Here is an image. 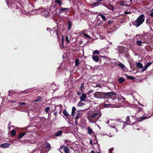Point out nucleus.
Here are the masks:
<instances>
[{
  "mask_svg": "<svg viewBox=\"0 0 153 153\" xmlns=\"http://www.w3.org/2000/svg\"><path fill=\"white\" fill-rule=\"evenodd\" d=\"M152 62L147 63L144 67L143 69L141 71L142 72H143L145 71L147 68L152 64Z\"/></svg>",
  "mask_w": 153,
  "mask_h": 153,
  "instance_id": "1a4fd4ad",
  "label": "nucleus"
},
{
  "mask_svg": "<svg viewBox=\"0 0 153 153\" xmlns=\"http://www.w3.org/2000/svg\"><path fill=\"white\" fill-rule=\"evenodd\" d=\"M62 43H63L64 42V38H63V36H62Z\"/></svg>",
  "mask_w": 153,
  "mask_h": 153,
  "instance_id": "8fccbe9b",
  "label": "nucleus"
},
{
  "mask_svg": "<svg viewBox=\"0 0 153 153\" xmlns=\"http://www.w3.org/2000/svg\"><path fill=\"white\" fill-rule=\"evenodd\" d=\"M110 150H109V153H110Z\"/></svg>",
  "mask_w": 153,
  "mask_h": 153,
  "instance_id": "338daca9",
  "label": "nucleus"
},
{
  "mask_svg": "<svg viewBox=\"0 0 153 153\" xmlns=\"http://www.w3.org/2000/svg\"><path fill=\"white\" fill-rule=\"evenodd\" d=\"M136 44L139 46H140L142 45V42L141 41H137L136 42Z\"/></svg>",
  "mask_w": 153,
  "mask_h": 153,
  "instance_id": "2f4dec72",
  "label": "nucleus"
},
{
  "mask_svg": "<svg viewBox=\"0 0 153 153\" xmlns=\"http://www.w3.org/2000/svg\"><path fill=\"white\" fill-rule=\"evenodd\" d=\"M63 113L66 117H67L69 116V114L68 113L65 109L64 110L63 112Z\"/></svg>",
  "mask_w": 153,
  "mask_h": 153,
  "instance_id": "393cba45",
  "label": "nucleus"
},
{
  "mask_svg": "<svg viewBox=\"0 0 153 153\" xmlns=\"http://www.w3.org/2000/svg\"><path fill=\"white\" fill-rule=\"evenodd\" d=\"M81 101H79L78 104V106H83L84 105V103H82V102H81Z\"/></svg>",
  "mask_w": 153,
  "mask_h": 153,
  "instance_id": "f704fd0d",
  "label": "nucleus"
},
{
  "mask_svg": "<svg viewBox=\"0 0 153 153\" xmlns=\"http://www.w3.org/2000/svg\"><path fill=\"white\" fill-rule=\"evenodd\" d=\"M50 29L49 28H47V30H48V31H49V30H50Z\"/></svg>",
  "mask_w": 153,
  "mask_h": 153,
  "instance_id": "6e6d98bb",
  "label": "nucleus"
},
{
  "mask_svg": "<svg viewBox=\"0 0 153 153\" xmlns=\"http://www.w3.org/2000/svg\"><path fill=\"white\" fill-rule=\"evenodd\" d=\"M26 105V103L25 102H20L19 103V106L21 107L22 105Z\"/></svg>",
  "mask_w": 153,
  "mask_h": 153,
  "instance_id": "c9c22d12",
  "label": "nucleus"
},
{
  "mask_svg": "<svg viewBox=\"0 0 153 153\" xmlns=\"http://www.w3.org/2000/svg\"><path fill=\"white\" fill-rule=\"evenodd\" d=\"M88 134L91 135L93 133V131L91 128L90 127H88Z\"/></svg>",
  "mask_w": 153,
  "mask_h": 153,
  "instance_id": "412c9836",
  "label": "nucleus"
},
{
  "mask_svg": "<svg viewBox=\"0 0 153 153\" xmlns=\"http://www.w3.org/2000/svg\"><path fill=\"white\" fill-rule=\"evenodd\" d=\"M118 81L120 83H122L125 81L124 78L123 77H120Z\"/></svg>",
  "mask_w": 153,
  "mask_h": 153,
  "instance_id": "6ab92c4d",
  "label": "nucleus"
},
{
  "mask_svg": "<svg viewBox=\"0 0 153 153\" xmlns=\"http://www.w3.org/2000/svg\"><path fill=\"white\" fill-rule=\"evenodd\" d=\"M72 25L70 21L68 22V29L70 30L71 27Z\"/></svg>",
  "mask_w": 153,
  "mask_h": 153,
  "instance_id": "72a5a7b5",
  "label": "nucleus"
},
{
  "mask_svg": "<svg viewBox=\"0 0 153 153\" xmlns=\"http://www.w3.org/2000/svg\"><path fill=\"white\" fill-rule=\"evenodd\" d=\"M80 91H82V92H83V91H82V89H81L80 90Z\"/></svg>",
  "mask_w": 153,
  "mask_h": 153,
  "instance_id": "4d7b16f0",
  "label": "nucleus"
},
{
  "mask_svg": "<svg viewBox=\"0 0 153 153\" xmlns=\"http://www.w3.org/2000/svg\"><path fill=\"white\" fill-rule=\"evenodd\" d=\"M126 120L127 121H128L129 123L131 122L129 116H128L127 117H126Z\"/></svg>",
  "mask_w": 153,
  "mask_h": 153,
  "instance_id": "ea45409f",
  "label": "nucleus"
},
{
  "mask_svg": "<svg viewBox=\"0 0 153 153\" xmlns=\"http://www.w3.org/2000/svg\"><path fill=\"white\" fill-rule=\"evenodd\" d=\"M92 141L91 140H90V143L91 144V145H92Z\"/></svg>",
  "mask_w": 153,
  "mask_h": 153,
  "instance_id": "603ef678",
  "label": "nucleus"
},
{
  "mask_svg": "<svg viewBox=\"0 0 153 153\" xmlns=\"http://www.w3.org/2000/svg\"><path fill=\"white\" fill-rule=\"evenodd\" d=\"M51 147V145H50L48 143L46 144V148L48 149H50Z\"/></svg>",
  "mask_w": 153,
  "mask_h": 153,
  "instance_id": "58836bf2",
  "label": "nucleus"
},
{
  "mask_svg": "<svg viewBox=\"0 0 153 153\" xmlns=\"http://www.w3.org/2000/svg\"><path fill=\"white\" fill-rule=\"evenodd\" d=\"M104 96H108V97L111 96L112 95H116L114 93H113V92H104Z\"/></svg>",
  "mask_w": 153,
  "mask_h": 153,
  "instance_id": "9b49d317",
  "label": "nucleus"
},
{
  "mask_svg": "<svg viewBox=\"0 0 153 153\" xmlns=\"http://www.w3.org/2000/svg\"><path fill=\"white\" fill-rule=\"evenodd\" d=\"M10 146V144L8 143H5L0 145V147L5 149L9 147Z\"/></svg>",
  "mask_w": 153,
  "mask_h": 153,
  "instance_id": "0eeeda50",
  "label": "nucleus"
},
{
  "mask_svg": "<svg viewBox=\"0 0 153 153\" xmlns=\"http://www.w3.org/2000/svg\"><path fill=\"white\" fill-rule=\"evenodd\" d=\"M25 134V132L20 133L19 134V136L18 137V138H21Z\"/></svg>",
  "mask_w": 153,
  "mask_h": 153,
  "instance_id": "5701e85b",
  "label": "nucleus"
},
{
  "mask_svg": "<svg viewBox=\"0 0 153 153\" xmlns=\"http://www.w3.org/2000/svg\"><path fill=\"white\" fill-rule=\"evenodd\" d=\"M68 9L66 8H61L59 9V14L62 13V12L64 11L65 10H67Z\"/></svg>",
  "mask_w": 153,
  "mask_h": 153,
  "instance_id": "f3484780",
  "label": "nucleus"
},
{
  "mask_svg": "<svg viewBox=\"0 0 153 153\" xmlns=\"http://www.w3.org/2000/svg\"><path fill=\"white\" fill-rule=\"evenodd\" d=\"M137 130H139V128H137Z\"/></svg>",
  "mask_w": 153,
  "mask_h": 153,
  "instance_id": "e2e57ef3",
  "label": "nucleus"
},
{
  "mask_svg": "<svg viewBox=\"0 0 153 153\" xmlns=\"http://www.w3.org/2000/svg\"><path fill=\"white\" fill-rule=\"evenodd\" d=\"M41 14L45 17L48 18L49 16V11L45 10L42 12Z\"/></svg>",
  "mask_w": 153,
  "mask_h": 153,
  "instance_id": "423d86ee",
  "label": "nucleus"
},
{
  "mask_svg": "<svg viewBox=\"0 0 153 153\" xmlns=\"http://www.w3.org/2000/svg\"><path fill=\"white\" fill-rule=\"evenodd\" d=\"M92 58L94 61L96 62H97L99 60V58L98 56L95 55H92Z\"/></svg>",
  "mask_w": 153,
  "mask_h": 153,
  "instance_id": "6e6552de",
  "label": "nucleus"
},
{
  "mask_svg": "<svg viewBox=\"0 0 153 153\" xmlns=\"http://www.w3.org/2000/svg\"><path fill=\"white\" fill-rule=\"evenodd\" d=\"M93 55H95V54L98 55L100 54L99 51L97 50L93 51Z\"/></svg>",
  "mask_w": 153,
  "mask_h": 153,
  "instance_id": "bb28decb",
  "label": "nucleus"
},
{
  "mask_svg": "<svg viewBox=\"0 0 153 153\" xmlns=\"http://www.w3.org/2000/svg\"><path fill=\"white\" fill-rule=\"evenodd\" d=\"M72 38V37L71 35L67 36L66 37V40L67 42H70V40H71Z\"/></svg>",
  "mask_w": 153,
  "mask_h": 153,
  "instance_id": "4468645a",
  "label": "nucleus"
},
{
  "mask_svg": "<svg viewBox=\"0 0 153 153\" xmlns=\"http://www.w3.org/2000/svg\"><path fill=\"white\" fill-rule=\"evenodd\" d=\"M146 118V117H143V116L142 117H141L137 121H141L145 119Z\"/></svg>",
  "mask_w": 153,
  "mask_h": 153,
  "instance_id": "473e14b6",
  "label": "nucleus"
},
{
  "mask_svg": "<svg viewBox=\"0 0 153 153\" xmlns=\"http://www.w3.org/2000/svg\"><path fill=\"white\" fill-rule=\"evenodd\" d=\"M101 4V2L99 1H97L91 4V5L94 6L96 7L99 6Z\"/></svg>",
  "mask_w": 153,
  "mask_h": 153,
  "instance_id": "2eb2a0df",
  "label": "nucleus"
},
{
  "mask_svg": "<svg viewBox=\"0 0 153 153\" xmlns=\"http://www.w3.org/2000/svg\"><path fill=\"white\" fill-rule=\"evenodd\" d=\"M61 153H62V152H61Z\"/></svg>",
  "mask_w": 153,
  "mask_h": 153,
  "instance_id": "774afa93",
  "label": "nucleus"
},
{
  "mask_svg": "<svg viewBox=\"0 0 153 153\" xmlns=\"http://www.w3.org/2000/svg\"><path fill=\"white\" fill-rule=\"evenodd\" d=\"M116 98H117L118 100H125V98L123 97H122L121 96L119 95H115Z\"/></svg>",
  "mask_w": 153,
  "mask_h": 153,
  "instance_id": "ddd939ff",
  "label": "nucleus"
},
{
  "mask_svg": "<svg viewBox=\"0 0 153 153\" xmlns=\"http://www.w3.org/2000/svg\"><path fill=\"white\" fill-rule=\"evenodd\" d=\"M82 93L81 92H79V91H78L77 94L78 95H81V94H82Z\"/></svg>",
  "mask_w": 153,
  "mask_h": 153,
  "instance_id": "49530a36",
  "label": "nucleus"
},
{
  "mask_svg": "<svg viewBox=\"0 0 153 153\" xmlns=\"http://www.w3.org/2000/svg\"><path fill=\"white\" fill-rule=\"evenodd\" d=\"M83 35L86 37L88 38H90V36L88 35L86 33H84Z\"/></svg>",
  "mask_w": 153,
  "mask_h": 153,
  "instance_id": "a19ab883",
  "label": "nucleus"
},
{
  "mask_svg": "<svg viewBox=\"0 0 153 153\" xmlns=\"http://www.w3.org/2000/svg\"><path fill=\"white\" fill-rule=\"evenodd\" d=\"M16 134V131L14 130L13 129L10 132V135L12 136H14Z\"/></svg>",
  "mask_w": 153,
  "mask_h": 153,
  "instance_id": "b1692460",
  "label": "nucleus"
},
{
  "mask_svg": "<svg viewBox=\"0 0 153 153\" xmlns=\"http://www.w3.org/2000/svg\"><path fill=\"white\" fill-rule=\"evenodd\" d=\"M87 97L86 94L84 93H82V95L79 97V99L81 101H85Z\"/></svg>",
  "mask_w": 153,
  "mask_h": 153,
  "instance_id": "39448f33",
  "label": "nucleus"
},
{
  "mask_svg": "<svg viewBox=\"0 0 153 153\" xmlns=\"http://www.w3.org/2000/svg\"><path fill=\"white\" fill-rule=\"evenodd\" d=\"M60 149H63L65 153H69L70 152L69 149L65 146H60Z\"/></svg>",
  "mask_w": 153,
  "mask_h": 153,
  "instance_id": "20e7f679",
  "label": "nucleus"
},
{
  "mask_svg": "<svg viewBox=\"0 0 153 153\" xmlns=\"http://www.w3.org/2000/svg\"><path fill=\"white\" fill-rule=\"evenodd\" d=\"M62 131L61 130H59L56 133L55 136H59L62 134Z\"/></svg>",
  "mask_w": 153,
  "mask_h": 153,
  "instance_id": "aec40b11",
  "label": "nucleus"
},
{
  "mask_svg": "<svg viewBox=\"0 0 153 153\" xmlns=\"http://www.w3.org/2000/svg\"><path fill=\"white\" fill-rule=\"evenodd\" d=\"M101 115V113L100 112L95 113L91 114L88 118V120L91 123H95Z\"/></svg>",
  "mask_w": 153,
  "mask_h": 153,
  "instance_id": "f03ea898",
  "label": "nucleus"
},
{
  "mask_svg": "<svg viewBox=\"0 0 153 153\" xmlns=\"http://www.w3.org/2000/svg\"><path fill=\"white\" fill-rule=\"evenodd\" d=\"M50 110V108L49 107H47L46 108H45V111L47 113L48 111Z\"/></svg>",
  "mask_w": 153,
  "mask_h": 153,
  "instance_id": "e433bc0d",
  "label": "nucleus"
},
{
  "mask_svg": "<svg viewBox=\"0 0 153 153\" xmlns=\"http://www.w3.org/2000/svg\"><path fill=\"white\" fill-rule=\"evenodd\" d=\"M41 100V98H40V97H39L38 98V99L36 100L35 101V102H38L40 100Z\"/></svg>",
  "mask_w": 153,
  "mask_h": 153,
  "instance_id": "37998d69",
  "label": "nucleus"
},
{
  "mask_svg": "<svg viewBox=\"0 0 153 153\" xmlns=\"http://www.w3.org/2000/svg\"><path fill=\"white\" fill-rule=\"evenodd\" d=\"M80 61L79 59H76L75 61V65L76 66H77L80 63Z\"/></svg>",
  "mask_w": 153,
  "mask_h": 153,
  "instance_id": "a211bd4d",
  "label": "nucleus"
},
{
  "mask_svg": "<svg viewBox=\"0 0 153 153\" xmlns=\"http://www.w3.org/2000/svg\"><path fill=\"white\" fill-rule=\"evenodd\" d=\"M96 87H101V85H100V84H98V85H96Z\"/></svg>",
  "mask_w": 153,
  "mask_h": 153,
  "instance_id": "09e8293b",
  "label": "nucleus"
},
{
  "mask_svg": "<svg viewBox=\"0 0 153 153\" xmlns=\"http://www.w3.org/2000/svg\"><path fill=\"white\" fill-rule=\"evenodd\" d=\"M124 13L126 14H131V13L130 12L126 11L124 12Z\"/></svg>",
  "mask_w": 153,
  "mask_h": 153,
  "instance_id": "c03bdc74",
  "label": "nucleus"
},
{
  "mask_svg": "<svg viewBox=\"0 0 153 153\" xmlns=\"http://www.w3.org/2000/svg\"><path fill=\"white\" fill-rule=\"evenodd\" d=\"M97 153H100V152H98Z\"/></svg>",
  "mask_w": 153,
  "mask_h": 153,
  "instance_id": "13d9d810",
  "label": "nucleus"
},
{
  "mask_svg": "<svg viewBox=\"0 0 153 153\" xmlns=\"http://www.w3.org/2000/svg\"><path fill=\"white\" fill-rule=\"evenodd\" d=\"M130 1H131L132 0H129Z\"/></svg>",
  "mask_w": 153,
  "mask_h": 153,
  "instance_id": "0e129e2a",
  "label": "nucleus"
},
{
  "mask_svg": "<svg viewBox=\"0 0 153 153\" xmlns=\"http://www.w3.org/2000/svg\"><path fill=\"white\" fill-rule=\"evenodd\" d=\"M145 16L143 14L140 15L136 20L133 22V24L136 27H139L142 24L145 20Z\"/></svg>",
  "mask_w": 153,
  "mask_h": 153,
  "instance_id": "f257e3e1",
  "label": "nucleus"
},
{
  "mask_svg": "<svg viewBox=\"0 0 153 153\" xmlns=\"http://www.w3.org/2000/svg\"><path fill=\"white\" fill-rule=\"evenodd\" d=\"M124 6H125L126 7H128L129 6H128V5L127 4H124Z\"/></svg>",
  "mask_w": 153,
  "mask_h": 153,
  "instance_id": "3c124183",
  "label": "nucleus"
},
{
  "mask_svg": "<svg viewBox=\"0 0 153 153\" xmlns=\"http://www.w3.org/2000/svg\"><path fill=\"white\" fill-rule=\"evenodd\" d=\"M99 16H100L101 17V18H102V19L103 20H104L105 21H106V19L105 16H104V15H103L102 14H99Z\"/></svg>",
  "mask_w": 153,
  "mask_h": 153,
  "instance_id": "cd10ccee",
  "label": "nucleus"
},
{
  "mask_svg": "<svg viewBox=\"0 0 153 153\" xmlns=\"http://www.w3.org/2000/svg\"><path fill=\"white\" fill-rule=\"evenodd\" d=\"M91 153H95V152L94 151H91Z\"/></svg>",
  "mask_w": 153,
  "mask_h": 153,
  "instance_id": "864d4df0",
  "label": "nucleus"
},
{
  "mask_svg": "<svg viewBox=\"0 0 153 153\" xmlns=\"http://www.w3.org/2000/svg\"><path fill=\"white\" fill-rule=\"evenodd\" d=\"M136 66L139 69H143V68L142 64L140 62H137L136 63Z\"/></svg>",
  "mask_w": 153,
  "mask_h": 153,
  "instance_id": "9d476101",
  "label": "nucleus"
},
{
  "mask_svg": "<svg viewBox=\"0 0 153 153\" xmlns=\"http://www.w3.org/2000/svg\"><path fill=\"white\" fill-rule=\"evenodd\" d=\"M104 107L105 108H108L110 107H114V106H111V104H104Z\"/></svg>",
  "mask_w": 153,
  "mask_h": 153,
  "instance_id": "a878e982",
  "label": "nucleus"
},
{
  "mask_svg": "<svg viewBox=\"0 0 153 153\" xmlns=\"http://www.w3.org/2000/svg\"><path fill=\"white\" fill-rule=\"evenodd\" d=\"M15 101H12V102H14Z\"/></svg>",
  "mask_w": 153,
  "mask_h": 153,
  "instance_id": "bf43d9fd",
  "label": "nucleus"
},
{
  "mask_svg": "<svg viewBox=\"0 0 153 153\" xmlns=\"http://www.w3.org/2000/svg\"><path fill=\"white\" fill-rule=\"evenodd\" d=\"M153 11V9H152V10H151V11Z\"/></svg>",
  "mask_w": 153,
  "mask_h": 153,
  "instance_id": "680f3d73",
  "label": "nucleus"
},
{
  "mask_svg": "<svg viewBox=\"0 0 153 153\" xmlns=\"http://www.w3.org/2000/svg\"><path fill=\"white\" fill-rule=\"evenodd\" d=\"M120 2H121V4L120 5V6H124V2L123 1H120Z\"/></svg>",
  "mask_w": 153,
  "mask_h": 153,
  "instance_id": "79ce46f5",
  "label": "nucleus"
},
{
  "mask_svg": "<svg viewBox=\"0 0 153 153\" xmlns=\"http://www.w3.org/2000/svg\"><path fill=\"white\" fill-rule=\"evenodd\" d=\"M114 100V98H113V100Z\"/></svg>",
  "mask_w": 153,
  "mask_h": 153,
  "instance_id": "69168bd1",
  "label": "nucleus"
},
{
  "mask_svg": "<svg viewBox=\"0 0 153 153\" xmlns=\"http://www.w3.org/2000/svg\"><path fill=\"white\" fill-rule=\"evenodd\" d=\"M55 2L58 4L59 6L61 5L62 4L61 0H55Z\"/></svg>",
  "mask_w": 153,
  "mask_h": 153,
  "instance_id": "4be33fe9",
  "label": "nucleus"
},
{
  "mask_svg": "<svg viewBox=\"0 0 153 153\" xmlns=\"http://www.w3.org/2000/svg\"><path fill=\"white\" fill-rule=\"evenodd\" d=\"M84 87V83H82L80 86L81 88V89H83Z\"/></svg>",
  "mask_w": 153,
  "mask_h": 153,
  "instance_id": "a18cd8bd",
  "label": "nucleus"
},
{
  "mask_svg": "<svg viewBox=\"0 0 153 153\" xmlns=\"http://www.w3.org/2000/svg\"><path fill=\"white\" fill-rule=\"evenodd\" d=\"M118 65L120 67V68L123 69L125 67V66L122 63L119 62Z\"/></svg>",
  "mask_w": 153,
  "mask_h": 153,
  "instance_id": "c85d7f7f",
  "label": "nucleus"
},
{
  "mask_svg": "<svg viewBox=\"0 0 153 153\" xmlns=\"http://www.w3.org/2000/svg\"><path fill=\"white\" fill-rule=\"evenodd\" d=\"M96 0L98 1H103V0Z\"/></svg>",
  "mask_w": 153,
  "mask_h": 153,
  "instance_id": "5fc2aeb1",
  "label": "nucleus"
},
{
  "mask_svg": "<svg viewBox=\"0 0 153 153\" xmlns=\"http://www.w3.org/2000/svg\"><path fill=\"white\" fill-rule=\"evenodd\" d=\"M108 9L111 10L112 11H113L114 10V8L113 6L110 4H109L108 5V7H106Z\"/></svg>",
  "mask_w": 153,
  "mask_h": 153,
  "instance_id": "f8f14e48",
  "label": "nucleus"
},
{
  "mask_svg": "<svg viewBox=\"0 0 153 153\" xmlns=\"http://www.w3.org/2000/svg\"><path fill=\"white\" fill-rule=\"evenodd\" d=\"M76 110V108L74 106L72 108L71 115L73 117L75 116V113Z\"/></svg>",
  "mask_w": 153,
  "mask_h": 153,
  "instance_id": "dca6fc26",
  "label": "nucleus"
},
{
  "mask_svg": "<svg viewBox=\"0 0 153 153\" xmlns=\"http://www.w3.org/2000/svg\"><path fill=\"white\" fill-rule=\"evenodd\" d=\"M150 16L153 17V12H152L150 13Z\"/></svg>",
  "mask_w": 153,
  "mask_h": 153,
  "instance_id": "de8ad7c7",
  "label": "nucleus"
},
{
  "mask_svg": "<svg viewBox=\"0 0 153 153\" xmlns=\"http://www.w3.org/2000/svg\"><path fill=\"white\" fill-rule=\"evenodd\" d=\"M80 114L79 113L77 114V115L75 117L76 120H77L79 118Z\"/></svg>",
  "mask_w": 153,
  "mask_h": 153,
  "instance_id": "4c0bfd02",
  "label": "nucleus"
},
{
  "mask_svg": "<svg viewBox=\"0 0 153 153\" xmlns=\"http://www.w3.org/2000/svg\"><path fill=\"white\" fill-rule=\"evenodd\" d=\"M94 97L97 98L103 99L105 98L104 92H97L94 94Z\"/></svg>",
  "mask_w": 153,
  "mask_h": 153,
  "instance_id": "7ed1b4c3",
  "label": "nucleus"
},
{
  "mask_svg": "<svg viewBox=\"0 0 153 153\" xmlns=\"http://www.w3.org/2000/svg\"><path fill=\"white\" fill-rule=\"evenodd\" d=\"M124 125V126H125V123H124V125Z\"/></svg>",
  "mask_w": 153,
  "mask_h": 153,
  "instance_id": "052dcab7",
  "label": "nucleus"
},
{
  "mask_svg": "<svg viewBox=\"0 0 153 153\" xmlns=\"http://www.w3.org/2000/svg\"><path fill=\"white\" fill-rule=\"evenodd\" d=\"M109 123V124L110 125V127L111 128H115V129L116 131V132H118V129H117V128H116V127L115 126H111V125H110L109 121L108 123Z\"/></svg>",
  "mask_w": 153,
  "mask_h": 153,
  "instance_id": "7c9ffc66",
  "label": "nucleus"
},
{
  "mask_svg": "<svg viewBox=\"0 0 153 153\" xmlns=\"http://www.w3.org/2000/svg\"><path fill=\"white\" fill-rule=\"evenodd\" d=\"M126 76L128 79L131 80H133L135 79V78L134 77L131 76L127 75H126Z\"/></svg>",
  "mask_w": 153,
  "mask_h": 153,
  "instance_id": "c756f323",
  "label": "nucleus"
}]
</instances>
